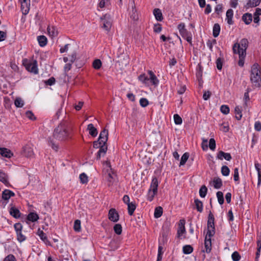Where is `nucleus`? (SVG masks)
Returning <instances> with one entry per match:
<instances>
[{
  "instance_id": "nucleus-13",
  "label": "nucleus",
  "mask_w": 261,
  "mask_h": 261,
  "mask_svg": "<svg viewBox=\"0 0 261 261\" xmlns=\"http://www.w3.org/2000/svg\"><path fill=\"white\" fill-rule=\"evenodd\" d=\"M255 168L257 171L258 174V181H257V187H259L261 185V164L258 162H255L254 164Z\"/></svg>"
},
{
  "instance_id": "nucleus-21",
  "label": "nucleus",
  "mask_w": 261,
  "mask_h": 261,
  "mask_svg": "<svg viewBox=\"0 0 261 261\" xmlns=\"http://www.w3.org/2000/svg\"><path fill=\"white\" fill-rule=\"evenodd\" d=\"M0 154L6 158H10L13 155L10 150L6 148H0Z\"/></svg>"
},
{
  "instance_id": "nucleus-54",
  "label": "nucleus",
  "mask_w": 261,
  "mask_h": 261,
  "mask_svg": "<svg viewBox=\"0 0 261 261\" xmlns=\"http://www.w3.org/2000/svg\"><path fill=\"white\" fill-rule=\"evenodd\" d=\"M14 227L15 228L16 232L22 231V225L20 223H15L14 225Z\"/></svg>"
},
{
  "instance_id": "nucleus-24",
  "label": "nucleus",
  "mask_w": 261,
  "mask_h": 261,
  "mask_svg": "<svg viewBox=\"0 0 261 261\" xmlns=\"http://www.w3.org/2000/svg\"><path fill=\"white\" fill-rule=\"evenodd\" d=\"M48 33L51 37H56L58 35V32L56 28L54 26H48L47 29Z\"/></svg>"
},
{
  "instance_id": "nucleus-2",
  "label": "nucleus",
  "mask_w": 261,
  "mask_h": 261,
  "mask_svg": "<svg viewBox=\"0 0 261 261\" xmlns=\"http://www.w3.org/2000/svg\"><path fill=\"white\" fill-rule=\"evenodd\" d=\"M248 45L249 42L246 38H243L239 42H236L233 45V53L239 55V60L238 61V65L240 67H243L244 65V60L246 56V50Z\"/></svg>"
},
{
  "instance_id": "nucleus-3",
  "label": "nucleus",
  "mask_w": 261,
  "mask_h": 261,
  "mask_svg": "<svg viewBox=\"0 0 261 261\" xmlns=\"http://www.w3.org/2000/svg\"><path fill=\"white\" fill-rule=\"evenodd\" d=\"M250 81L254 87H261V68L257 63L252 65L250 69Z\"/></svg>"
},
{
  "instance_id": "nucleus-34",
  "label": "nucleus",
  "mask_w": 261,
  "mask_h": 261,
  "mask_svg": "<svg viewBox=\"0 0 261 261\" xmlns=\"http://www.w3.org/2000/svg\"><path fill=\"white\" fill-rule=\"evenodd\" d=\"M182 251L184 254H189L193 251V248L191 245H187L183 247Z\"/></svg>"
},
{
  "instance_id": "nucleus-43",
  "label": "nucleus",
  "mask_w": 261,
  "mask_h": 261,
  "mask_svg": "<svg viewBox=\"0 0 261 261\" xmlns=\"http://www.w3.org/2000/svg\"><path fill=\"white\" fill-rule=\"evenodd\" d=\"M114 232L117 234H120L122 233V226L120 224H116L114 226Z\"/></svg>"
},
{
  "instance_id": "nucleus-45",
  "label": "nucleus",
  "mask_w": 261,
  "mask_h": 261,
  "mask_svg": "<svg viewBox=\"0 0 261 261\" xmlns=\"http://www.w3.org/2000/svg\"><path fill=\"white\" fill-rule=\"evenodd\" d=\"M230 170L226 166H223L221 168V173L223 175L227 176L229 174Z\"/></svg>"
},
{
  "instance_id": "nucleus-9",
  "label": "nucleus",
  "mask_w": 261,
  "mask_h": 261,
  "mask_svg": "<svg viewBox=\"0 0 261 261\" xmlns=\"http://www.w3.org/2000/svg\"><path fill=\"white\" fill-rule=\"evenodd\" d=\"M37 234L40 237V239L46 245L48 246H51L50 242L49 241L46 234L43 232V230H41L40 228H38L37 232Z\"/></svg>"
},
{
  "instance_id": "nucleus-11",
  "label": "nucleus",
  "mask_w": 261,
  "mask_h": 261,
  "mask_svg": "<svg viewBox=\"0 0 261 261\" xmlns=\"http://www.w3.org/2000/svg\"><path fill=\"white\" fill-rule=\"evenodd\" d=\"M177 28L179 30L180 34L183 38L186 37V36L191 33L190 32H188L185 28V25L184 23H179L177 26Z\"/></svg>"
},
{
  "instance_id": "nucleus-25",
  "label": "nucleus",
  "mask_w": 261,
  "mask_h": 261,
  "mask_svg": "<svg viewBox=\"0 0 261 261\" xmlns=\"http://www.w3.org/2000/svg\"><path fill=\"white\" fill-rule=\"evenodd\" d=\"M87 129L89 132V134L92 137H96L97 135L98 132L97 129L94 126L93 124L90 123L88 124Z\"/></svg>"
},
{
  "instance_id": "nucleus-63",
  "label": "nucleus",
  "mask_w": 261,
  "mask_h": 261,
  "mask_svg": "<svg viewBox=\"0 0 261 261\" xmlns=\"http://www.w3.org/2000/svg\"><path fill=\"white\" fill-rule=\"evenodd\" d=\"M211 95V92L209 91H204L203 94V98L205 100H208Z\"/></svg>"
},
{
  "instance_id": "nucleus-61",
  "label": "nucleus",
  "mask_w": 261,
  "mask_h": 261,
  "mask_svg": "<svg viewBox=\"0 0 261 261\" xmlns=\"http://www.w3.org/2000/svg\"><path fill=\"white\" fill-rule=\"evenodd\" d=\"M55 79L53 77L49 78L48 80L45 82V83L47 85L51 86L55 83Z\"/></svg>"
},
{
  "instance_id": "nucleus-7",
  "label": "nucleus",
  "mask_w": 261,
  "mask_h": 261,
  "mask_svg": "<svg viewBox=\"0 0 261 261\" xmlns=\"http://www.w3.org/2000/svg\"><path fill=\"white\" fill-rule=\"evenodd\" d=\"M109 219L114 222L119 220V215L115 208H111L109 212Z\"/></svg>"
},
{
  "instance_id": "nucleus-31",
  "label": "nucleus",
  "mask_w": 261,
  "mask_h": 261,
  "mask_svg": "<svg viewBox=\"0 0 261 261\" xmlns=\"http://www.w3.org/2000/svg\"><path fill=\"white\" fill-rule=\"evenodd\" d=\"M37 40L40 46L43 47L47 44V38L43 35L38 36Z\"/></svg>"
},
{
  "instance_id": "nucleus-41",
  "label": "nucleus",
  "mask_w": 261,
  "mask_h": 261,
  "mask_svg": "<svg viewBox=\"0 0 261 261\" xmlns=\"http://www.w3.org/2000/svg\"><path fill=\"white\" fill-rule=\"evenodd\" d=\"M101 62L99 59H96L93 62V67L95 69H99L101 66Z\"/></svg>"
},
{
  "instance_id": "nucleus-53",
  "label": "nucleus",
  "mask_w": 261,
  "mask_h": 261,
  "mask_svg": "<svg viewBox=\"0 0 261 261\" xmlns=\"http://www.w3.org/2000/svg\"><path fill=\"white\" fill-rule=\"evenodd\" d=\"M162 25L160 23H156L154 25L153 31L155 33H160L162 31Z\"/></svg>"
},
{
  "instance_id": "nucleus-64",
  "label": "nucleus",
  "mask_w": 261,
  "mask_h": 261,
  "mask_svg": "<svg viewBox=\"0 0 261 261\" xmlns=\"http://www.w3.org/2000/svg\"><path fill=\"white\" fill-rule=\"evenodd\" d=\"M254 128L257 132L261 130V123L259 121H256L255 122Z\"/></svg>"
},
{
  "instance_id": "nucleus-36",
  "label": "nucleus",
  "mask_w": 261,
  "mask_h": 261,
  "mask_svg": "<svg viewBox=\"0 0 261 261\" xmlns=\"http://www.w3.org/2000/svg\"><path fill=\"white\" fill-rule=\"evenodd\" d=\"M234 112L236 114V118L237 120H240L242 117L241 108H240L239 106L236 107L234 109Z\"/></svg>"
},
{
  "instance_id": "nucleus-42",
  "label": "nucleus",
  "mask_w": 261,
  "mask_h": 261,
  "mask_svg": "<svg viewBox=\"0 0 261 261\" xmlns=\"http://www.w3.org/2000/svg\"><path fill=\"white\" fill-rule=\"evenodd\" d=\"M74 230L76 232H80L81 230V221L79 220H76L74 223L73 226Z\"/></svg>"
},
{
  "instance_id": "nucleus-5",
  "label": "nucleus",
  "mask_w": 261,
  "mask_h": 261,
  "mask_svg": "<svg viewBox=\"0 0 261 261\" xmlns=\"http://www.w3.org/2000/svg\"><path fill=\"white\" fill-rule=\"evenodd\" d=\"M108 130L103 129L100 133L98 141L93 142V147L100 148L102 144H106L108 138Z\"/></svg>"
},
{
  "instance_id": "nucleus-6",
  "label": "nucleus",
  "mask_w": 261,
  "mask_h": 261,
  "mask_svg": "<svg viewBox=\"0 0 261 261\" xmlns=\"http://www.w3.org/2000/svg\"><path fill=\"white\" fill-rule=\"evenodd\" d=\"M100 19L102 24V28L106 31H109L112 23L111 15L109 14H106L105 15L102 16Z\"/></svg>"
},
{
  "instance_id": "nucleus-35",
  "label": "nucleus",
  "mask_w": 261,
  "mask_h": 261,
  "mask_svg": "<svg viewBox=\"0 0 261 261\" xmlns=\"http://www.w3.org/2000/svg\"><path fill=\"white\" fill-rule=\"evenodd\" d=\"M163 214V208L161 206H158L155 208L154 213V217L155 218H160Z\"/></svg>"
},
{
  "instance_id": "nucleus-49",
  "label": "nucleus",
  "mask_w": 261,
  "mask_h": 261,
  "mask_svg": "<svg viewBox=\"0 0 261 261\" xmlns=\"http://www.w3.org/2000/svg\"><path fill=\"white\" fill-rule=\"evenodd\" d=\"M209 147L212 150H214L216 148V142L214 139L211 138L209 141Z\"/></svg>"
},
{
  "instance_id": "nucleus-4",
  "label": "nucleus",
  "mask_w": 261,
  "mask_h": 261,
  "mask_svg": "<svg viewBox=\"0 0 261 261\" xmlns=\"http://www.w3.org/2000/svg\"><path fill=\"white\" fill-rule=\"evenodd\" d=\"M159 182L156 177H153L152 179L149 189L147 195V199L151 201L154 196L157 194Z\"/></svg>"
},
{
  "instance_id": "nucleus-52",
  "label": "nucleus",
  "mask_w": 261,
  "mask_h": 261,
  "mask_svg": "<svg viewBox=\"0 0 261 261\" xmlns=\"http://www.w3.org/2000/svg\"><path fill=\"white\" fill-rule=\"evenodd\" d=\"M222 10H223L222 4H218L215 8V11L218 15H219L220 13L222 12Z\"/></svg>"
},
{
  "instance_id": "nucleus-26",
  "label": "nucleus",
  "mask_w": 261,
  "mask_h": 261,
  "mask_svg": "<svg viewBox=\"0 0 261 261\" xmlns=\"http://www.w3.org/2000/svg\"><path fill=\"white\" fill-rule=\"evenodd\" d=\"M27 69L30 72L37 73L38 72V68L36 61H35L34 63L29 64L27 66Z\"/></svg>"
},
{
  "instance_id": "nucleus-18",
  "label": "nucleus",
  "mask_w": 261,
  "mask_h": 261,
  "mask_svg": "<svg viewBox=\"0 0 261 261\" xmlns=\"http://www.w3.org/2000/svg\"><path fill=\"white\" fill-rule=\"evenodd\" d=\"M207 231L206 235L212 237L215 233V224L207 223Z\"/></svg>"
},
{
  "instance_id": "nucleus-57",
  "label": "nucleus",
  "mask_w": 261,
  "mask_h": 261,
  "mask_svg": "<svg viewBox=\"0 0 261 261\" xmlns=\"http://www.w3.org/2000/svg\"><path fill=\"white\" fill-rule=\"evenodd\" d=\"M3 261H16L15 257L12 254L7 255Z\"/></svg>"
},
{
  "instance_id": "nucleus-32",
  "label": "nucleus",
  "mask_w": 261,
  "mask_h": 261,
  "mask_svg": "<svg viewBox=\"0 0 261 261\" xmlns=\"http://www.w3.org/2000/svg\"><path fill=\"white\" fill-rule=\"evenodd\" d=\"M196 208L198 212L201 213L203 211V203L201 201L198 199L194 200Z\"/></svg>"
},
{
  "instance_id": "nucleus-28",
  "label": "nucleus",
  "mask_w": 261,
  "mask_h": 261,
  "mask_svg": "<svg viewBox=\"0 0 261 261\" xmlns=\"http://www.w3.org/2000/svg\"><path fill=\"white\" fill-rule=\"evenodd\" d=\"M132 11L130 14V17L134 19V20H137L138 19V16L136 13L137 10L136 9V6L135 4V2L133 0L132 2Z\"/></svg>"
},
{
  "instance_id": "nucleus-19",
  "label": "nucleus",
  "mask_w": 261,
  "mask_h": 261,
  "mask_svg": "<svg viewBox=\"0 0 261 261\" xmlns=\"http://www.w3.org/2000/svg\"><path fill=\"white\" fill-rule=\"evenodd\" d=\"M233 16V11L232 9H228L226 14V20L227 22V23L231 25L233 23V21L232 20V17Z\"/></svg>"
},
{
  "instance_id": "nucleus-60",
  "label": "nucleus",
  "mask_w": 261,
  "mask_h": 261,
  "mask_svg": "<svg viewBox=\"0 0 261 261\" xmlns=\"http://www.w3.org/2000/svg\"><path fill=\"white\" fill-rule=\"evenodd\" d=\"M26 116L31 120H35L36 119L34 114L30 111H28L25 113Z\"/></svg>"
},
{
  "instance_id": "nucleus-8",
  "label": "nucleus",
  "mask_w": 261,
  "mask_h": 261,
  "mask_svg": "<svg viewBox=\"0 0 261 261\" xmlns=\"http://www.w3.org/2000/svg\"><path fill=\"white\" fill-rule=\"evenodd\" d=\"M21 4V11L22 14L24 15H27L28 14L30 10V1L27 0H19Z\"/></svg>"
},
{
  "instance_id": "nucleus-48",
  "label": "nucleus",
  "mask_w": 261,
  "mask_h": 261,
  "mask_svg": "<svg viewBox=\"0 0 261 261\" xmlns=\"http://www.w3.org/2000/svg\"><path fill=\"white\" fill-rule=\"evenodd\" d=\"M174 121L176 124H181L182 123V119L178 114H174L173 116Z\"/></svg>"
},
{
  "instance_id": "nucleus-37",
  "label": "nucleus",
  "mask_w": 261,
  "mask_h": 261,
  "mask_svg": "<svg viewBox=\"0 0 261 261\" xmlns=\"http://www.w3.org/2000/svg\"><path fill=\"white\" fill-rule=\"evenodd\" d=\"M207 189L205 185L201 186L199 190V195L202 198H204L206 195Z\"/></svg>"
},
{
  "instance_id": "nucleus-46",
  "label": "nucleus",
  "mask_w": 261,
  "mask_h": 261,
  "mask_svg": "<svg viewBox=\"0 0 261 261\" xmlns=\"http://www.w3.org/2000/svg\"><path fill=\"white\" fill-rule=\"evenodd\" d=\"M17 239L19 242H22L26 240V237L22 233V231L16 232Z\"/></svg>"
},
{
  "instance_id": "nucleus-1",
  "label": "nucleus",
  "mask_w": 261,
  "mask_h": 261,
  "mask_svg": "<svg viewBox=\"0 0 261 261\" xmlns=\"http://www.w3.org/2000/svg\"><path fill=\"white\" fill-rule=\"evenodd\" d=\"M70 130L66 122L60 123L54 131L52 137L48 140V145L55 151L59 149V143L57 141H64L69 138Z\"/></svg>"
},
{
  "instance_id": "nucleus-62",
  "label": "nucleus",
  "mask_w": 261,
  "mask_h": 261,
  "mask_svg": "<svg viewBox=\"0 0 261 261\" xmlns=\"http://www.w3.org/2000/svg\"><path fill=\"white\" fill-rule=\"evenodd\" d=\"M217 68L218 70H221L222 68V61L221 58H219L216 61Z\"/></svg>"
},
{
  "instance_id": "nucleus-16",
  "label": "nucleus",
  "mask_w": 261,
  "mask_h": 261,
  "mask_svg": "<svg viewBox=\"0 0 261 261\" xmlns=\"http://www.w3.org/2000/svg\"><path fill=\"white\" fill-rule=\"evenodd\" d=\"M39 218V216L36 213L30 212L27 216V220L28 221L34 222L38 221Z\"/></svg>"
},
{
  "instance_id": "nucleus-40",
  "label": "nucleus",
  "mask_w": 261,
  "mask_h": 261,
  "mask_svg": "<svg viewBox=\"0 0 261 261\" xmlns=\"http://www.w3.org/2000/svg\"><path fill=\"white\" fill-rule=\"evenodd\" d=\"M218 202L220 204L222 205L224 203L223 194L221 191H218L216 194Z\"/></svg>"
},
{
  "instance_id": "nucleus-27",
  "label": "nucleus",
  "mask_w": 261,
  "mask_h": 261,
  "mask_svg": "<svg viewBox=\"0 0 261 261\" xmlns=\"http://www.w3.org/2000/svg\"><path fill=\"white\" fill-rule=\"evenodd\" d=\"M153 14L155 16V19L158 21H161L163 18L162 16V13L161 12V11L160 9L155 8L153 10Z\"/></svg>"
},
{
  "instance_id": "nucleus-51",
  "label": "nucleus",
  "mask_w": 261,
  "mask_h": 261,
  "mask_svg": "<svg viewBox=\"0 0 261 261\" xmlns=\"http://www.w3.org/2000/svg\"><path fill=\"white\" fill-rule=\"evenodd\" d=\"M139 102H140V105L142 107H144V108L147 107L149 104V102H148V100L145 98H141L140 99Z\"/></svg>"
},
{
  "instance_id": "nucleus-29",
  "label": "nucleus",
  "mask_w": 261,
  "mask_h": 261,
  "mask_svg": "<svg viewBox=\"0 0 261 261\" xmlns=\"http://www.w3.org/2000/svg\"><path fill=\"white\" fill-rule=\"evenodd\" d=\"M136 208V205L135 202H132L127 204L128 213L130 216H132Z\"/></svg>"
},
{
  "instance_id": "nucleus-22",
  "label": "nucleus",
  "mask_w": 261,
  "mask_h": 261,
  "mask_svg": "<svg viewBox=\"0 0 261 261\" xmlns=\"http://www.w3.org/2000/svg\"><path fill=\"white\" fill-rule=\"evenodd\" d=\"M261 0H249L247 2L245 7L247 9L255 7L259 5Z\"/></svg>"
},
{
  "instance_id": "nucleus-30",
  "label": "nucleus",
  "mask_w": 261,
  "mask_h": 261,
  "mask_svg": "<svg viewBox=\"0 0 261 261\" xmlns=\"http://www.w3.org/2000/svg\"><path fill=\"white\" fill-rule=\"evenodd\" d=\"M220 31V26L218 23H215L213 26V35L214 37H217L219 36Z\"/></svg>"
},
{
  "instance_id": "nucleus-39",
  "label": "nucleus",
  "mask_w": 261,
  "mask_h": 261,
  "mask_svg": "<svg viewBox=\"0 0 261 261\" xmlns=\"http://www.w3.org/2000/svg\"><path fill=\"white\" fill-rule=\"evenodd\" d=\"M189 157V154L188 152L185 153L181 158L180 166H182L185 165L186 162L187 161Z\"/></svg>"
},
{
  "instance_id": "nucleus-14",
  "label": "nucleus",
  "mask_w": 261,
  "mask_h": 261,
  "mask_svg": "<svg viewBox=\"0 0 261 261\" xmlns=\"http://www.w3.org/2000/svg\"><path fill=\"white\" fill-rule=\"evenodd\" d=\"M15 196V193L9 190H5L2 193V198L5 200L9 199L11 197Z\"/></svg>"
},
{
  "instance_id": "nucleus-58",
  "label": "nucleus",
  "mask_w": 261,
  "mask_h": 261,
  "mask_svg": "<svg viewBox=\"0 0 261 261\" xmlns=\"http://www.w3.org/2000/svg\"><path fill=\"white\" fill-rule=\"evenodd\" d=\"M257 248L256 253V258H258L259 256L261 249V241H258L257 242Z\"/></svg>"
},
{
  "instance_id": "nucleus-38",
  "label": "nucleus",
  "mask_w": 261,
  "mask_h": 261,
  "mask_svg": "<svg viewBox=\"0 0 261 261\" xmlns=\"http://www.w3.org/2000/svg\"><path fill=\"white\" fill-rule=\"evenodd\" d=\"M23 100L20 97H17L14 101V104L17 108H22L24 105Z\"/></svg>"
},
{
  "instance_id": "nucleus-10",
  "label": "nucleus",
  "mask_w": 261,
  "mask_h": 261,
  "mask_svg": "<svg viewBox=\"0 0 261 261\" xmlns=\"http://www.w3.org/2000/svg\"><path fill=\"white\" fill-rule=\"evenodd\" d=\"M217 159L222 160L223 159H225L227 161H230L232 159L230 153L227 152H224V151L221 150L219 151L217 155Z\"/></svg>"
},
{
  "instance_id": "nucleus-55",
  "label": "nucleus",
  "mask_w": 261,
  "mask_h": 261,
  "mask_svg": "<svg viewBox=\"0 0 261 261\" xmlns=\"http://www.w3.org/2000/svg\"><path fill=\"white\" fill-rule=\"evenodd\" d=\"M107 150V146L106 144H102V145L100 147L99 150L98 151L99 152V153H102L103 154L102 155H104V154L106 153Z\"/></svg>"
},
{
  "instance_id": "nucleus-50",
  "label": "nucleus",
  "mask_w": 261,
  "mask_h": 261,
  "mask_svg": "<svg viewBox=\"0 0 261 261\" xmlns=\"http://www.w3.org/2000/svg\"><path fill=\"white\" fill-rule=\"evenodd\" d=\"M231 258L233 261H239L241 259V256L237 251H234L231 255Z\"/></svg>"
},
{
  "instance_id": "nucleus-47",
  "label": "nucleus",
  "mask_w": 261,
  "mask_h": 261,
  "mask_svg": "<svg viewBox=\"0 0 261 261\" xmlns=\"http://www.w3.org/2000/svg\"><path fill=\"white\" fill-rule=\"evenodd\" d=\"M80 179L81 182L82 184H87L88 181V176L84 173H83L80 175Z\"/></svg>"
},
{
  "instance_id": "nucleus-59",
  "label": "nucleus",
  "mask_w": 261,
  "mask_h": 261,
  "mask_svg": "<svg viewBox=\"0 0 261 261\" xmlns=\"http://www.w3.org/2000/svg\"><path fill=\"white\" fill-rule=\"evenodd\" d=\"M233 178L234 180L236 181H239V170L238 168H236L234 169Z\"/></svg>"
},
{
  "instance_id": "nucleus-17",
  "label": "nucleus",
  "mask_w": 261,
  "mask_h": 261,
  "mask_svg": "<svg viewBox=\"0 0 261 261\" xmlns=\"http://www.w3.org/2000/svg\"><path fill=\"white\" fill-rule=\"evenodd\" d=\"M9 213L10 214L15 218H19L21 215L19 210L14 206H12L10 208Z\"/></svg>"
},
{
  "instance_id": "nucleus-44",
  "label": "nucleus",
  "mask_w": 261,
  "mask_h": 261,
  "mask_svg": "<svg viewBox=\"0 0 261 261\" xmlns=\"http://www.w3.org/2000/svg\"><path fill=\"white\" fill-rule=\"evenodd\" d=\"M220 111L222 113L226 115L229 113V108L227 105H222L220 107Z\"/></svg>"
},
{
  "instance_id": "nucleus-20",
  "label": "nucleus",
  "mask_w": 261,
  "mask_h": 261,
  "mask_svg": "<svg viewBox=\"0 0 261 261\" xmlns=\"http://www.w3.org/2000/svg\"><path fill=\"white\" fill-rule=\"evenodd\" d=\"M242 19L246 24H249L252 21V14L249 13H246L242 16Z\"/></svg>"
},
{
  "instance_id": "nucleus-15",
  "label": "nucleus",
  "mask_w": 261,
  "mask_h": 261,
  "mask_svg": "<svg viewBox=\"0 0 261 261\" xmlns=\"http://www.w3.org/2000/svg\"><path fill=\"white\" fill-rule=\"evenodd\" d=\"M148 73L149 75L150 83H151V84L154 86L158 85L159 81L154 73L151 70H148Z\"/></svg>"
},
{
  "instance_id": "nucleus-56",
  "label": "nucleus",
  "mask_w": 261,
  "mask_h": 261,
  "mask_svg": "<svg viewBox=\"0 0 261 261\" xmlns=\"http://www.w3.org/2000/svg\"><path fill=\"white\" fill-rule=\"evenodd\" d=\"M214 216L213 214L212 213V212H210L208 217L207 223L214 224Z\"/></svg>"
},
{
  "instance_id": "nucleus-33",
  "label": "nucleus",
  "mask_w": 261,
  "mask_h": 261,
  "mask_svg": "<svg viewBox=\"0 0 261 261\" xmlns=\"http://www.w3.org/2000/svg\"><path fill=\"white\" fill-rule=\"evenodd\" d=\"M214 187L216 189H220L222 186V181L221 178H214L213 180Z\"/></svg>"
},
{
  "instance_id": "nucleus-12",
  "label": "nucleus",
  "mask_w": 261,
  "mask_h": 261,
  "mask_svg": "<svg viewBox=\"0 0 261 261\" xmlns=\"http://www.w3.org/2000/svg\"><path fill=\"white\" fill-rule=\"evenodd\" d=\"M211 238L208 237V236H206L205 237L204 240V246H205V251L206 253H210L212 249V242H211Z\"/></svg>"
},
{
  "instance_id": "nucleus-23",
  "label": "nucleus",
  "mask_w": 261,
  "mask_h": 261,
  "mask_svg": "<svg viewBox=\"0 0 261 261\" xmlns=\"http://www.w3.org/2000/svg\"><path fill=\"white\" fill-rule=\"evenodd\" d=\"M8 178V175L2 170H0V181L7 186L10 185Z\"/></svg>"
}]
</instances>
